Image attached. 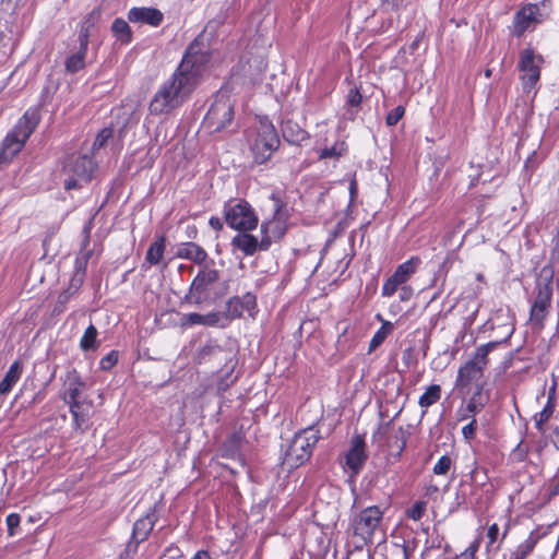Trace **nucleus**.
<instances>
[{
    "instance_id": "obj_4",
    "label": "nucleus",
    "mask_w": 559,
    "mask_h": 559,
    "mask_svg": "<svg viewBox=\"0 0 559 559\" xmlns=\"http://www.w3.org/2000/svg\"><path fill=\"white\" fill-rule=\"evenodd\" d=\"M320 438L319 430L312 426L296 433L285 452L284 464L295 468L307 462Z\"/></svg>"
},
{
    "instance_id": "obj_43",
    "label": "nucleus",
    "mask_w": 559,
    "mask_h": 559,
    "mask_svg": "<svg viewBox=\"0 0 559 559\" xmlns=\"http://www.w3.org/2000/svg\"><path fill=\"white\" fill-rule=\"evenodd\" d=\"M111 130L108 129V128H105L103 129L96 136L94 143H93V148L94 150H98V148H102L106 145L107 141L111 138Z\"/></svg>"
},
{
    "instance_id": "obj_52",
    "label": "nucleus",
    "mask_w": 559,
    "mask_h": 559,
    "mask_svg": "<svg viewBox=\"0 0 559 559\" xmlns=\"http://www.w3.org/2000/svg\"><path fill=\"white\" fill-rule=\"evenodd\" d=\"M99 12L93 11L91 12L82 23L81 29L90 32V29L94 26L95 21L98 19Z\"/></svg>"
},
{
    "instance_id": "obj_33",
    "label": "nucleus",
    "mask_w": 559,
    "mask_h": 559,
    "mask_svg": "<svg viewBox=\"0 0 559 559\" xmlns=\"http://www.w3.org/2000/svg\"><path fill=\"white\" fill-rule=\"evenodd\" d=\"M97 334V329L93 324H90L80 342V346L84 352L95 349L98 346Z\"/></svg>"
},
{
    "instance_id": "obj_45",
    "label": "nucleus",
    "mask_w": 559,
    "mask_h": 559,
    "mask_svg": "<svg viewBox=\"0 0 559 559\" xmlns=\"http://www.w3.org/2000/svg\"><path fill=\"white\" fill-rule=\"evenodd\" d=\"M141 543L142 542H136L131 537L128 544L126 545V548L121 554L120 559H130L134 554H136L138 547Z\"/></svg>"
},
{
    "instance_id": "obj_1",
    "label": "nucleus",
    "mask_w": 559,
    "mask_h": 559,
    "mask_svg": "<svg viewBox=\"0 0 559 559\" xmlns=\"http://www.w3.org/2000/svg\"><path fill=\"white\" fill-rule=\"evenodd\" d=\"M205 61L203 53L188 51L176 71L162 83L151 99V115H168L179 108L200 84Z\"/></svg>"
},
{
    "instance_id": "obj_17",
    "label": "nucleus",
    "mask_w": 559,
    "mask_h": 559,
    "mask_svg": "<svg viewBox=\"0 0 559 559\" xmlns=\"http://www.w3.org/2000/svg\"><path fill=\"white\" fill-rule=\"evenodd\" d=\"M365 448L364 437L356 435L352 439L350 448L345 455V464L352 471L353 476H356L361 471L367 460Z\"/></svg>"
},
{
    "instance_id": "obj_54",
    "label": "nucleus",
    "mask_w": 559,
    "mask_h": 559,
    "mask_svg": "<svg viewBox=\"0 0 559 559\" xmlns=\"http://www.w3.org/2000/svg\"><path fill=\"white\" fill-rule=\"evenodd\" d=\"M343 155L342 150H337L336 146L325 147L320 153V158L340 157Z\"/></svg>"
},
{
    "instance_id": "obj_31",
    "label": "nucleus",
    "mask_w": 559,
    "mask_h": 559,
    "mask_svg": "<svg viewBox=\"0 0 559 559\" xmlns=\"http://www.w3.org/2000/svg\"><path fill=\"white\" fill-rule=\"evenodd\" d=\"M394 325L391 322H383L381 328L374 333L369 344V352L378 348L384 340L393 332Z\"/></svg>"
},
{
    "instance_id": "obj_61",
    "label": "nucleus",
    "mask_w": 559,
    "mask_h": 559,
    "mask_svg": "<svg viewBox=\"0 0 559 559\" xmlns=\"http://www.w3.org/2000/svg\"><path fill=\"white\" fill-rule=\"evenodd\" d=\"M484 407L483 406H478L477 403L473 402V401H468L467 402V405H466V409L467 412L472 413V414H477L479 413Z\"/></svg>"
},
{
    "instance_id": "obj_20",
    "label": "nucleus",
    "mask_w": 559,
    "mask_h": 559,
    "mask_svg": "<svg viewBox=\"0 0 559 559\" xmlns=\"http://www.w3.org/2000/svg\"><path fill=\"white\" fill-rule=\"evenodd\" d=\"M176 255L180 259H187L201 265L207 259L206 251L195 242H183L181 243L176 252Z\"/></svg>"
},
{
    "instance_id": "obj_26",
    "label": "nucleus",
    "mask_w": 559,
    "mask_h": 559,
    "mask_svg": "<svg viewBox=\"0 0 559 559\" xmlns=\"http://www.w3.org/2000/svg\"><path fill=\"white\" fill-rule=\"evenodd\" d=\"M241 436L240 433H233L229 436L221 447V455L227 459H237L240 455Z\"/></svg>"
},
{
    "instance_id": "obj_64",
    "label": "nucleus",
    "mask_w": 559,
    "mask_h": 559,
    "mask_svg": "<svg viewBox=\"0 0 559 559\" xmlns=\"http://www.w3.org/2000/svg\"><path fill=\"white\" fill-rule=\"evenodd\" d=\"M559 495V479L550 486V496Z\"/></svg>"
},
{
    "instance_id": "obj_3",
    "label": "nucleus",
    "mask_w": 559,
    "mask_h": 559,
    "mask_svg": "<svg viewBox=\"0 0 559 559\" xmlns=\"http://www.w3.org/2000/svg\"><path fill=\"white\" fill-rule=\"evenodd\" d=\"M39 121L35 111H26L14 129L5 136L0 148V163L10 162L24 146Z\"/></svg>"
},
{
    "instance_id": "obj_25",
    "label": "nucleus",
    "mask_w": 559,
    "mask_h": 559,
    "mask_svg": "<svg viewBox=\"0 0 559 559\" xmlns=\"http://www.w3.org/2000/svg\"><path fill=\"white\" fill-rule=\"evenodd\" d=\"M419 264L420 259L418 257H412L409 260L400 264L392 275L397 280V282L404 285L408 281V278L416 272Z\"/></svg>"
},
{
    "instance_id": "obj_19",
    "label": "nucleus",
    "mask_w": 559,
    "mask_h": 559,
    "mask_svg": "<svg viewBox=\"0 0 559 559\" xmlns=\"http://www.w3.org/2000/svg\"><path fill=\"white\" fill-rule=\"evenodd\" d=\"M128 19L132 23L158 26L163 21V13L154 8H132L128 13Z\"/></svg>"
},
{
    "instance_id": "obj_28",
    "label": "nucleus",
    "mask_w": 559,
    "mask_h": 559,
    "mask_svg": "<svg viewBox=\"0 0 559 559\" xmlns=\"http://www.w3.org/2000/svg\"><path fill=\"white\" fill-rule=\"evenodd\" d=\"M538 540V536L533 533L521 543L511 554L509 559H525L535 548Z\"/></svg>"
},
{
    "instance_id": "obj_38",
    "label": "nucleus",
    "mask_w": 559,
    "mask_h": 559,
    "mask_svg": "<svg viewBox=\"0 0 559 559\" xmlns=\"http://www.w3.org/2000/svg\"><path fill=\"white\" fill-rule=\"evenodd\" d=\"M469 400L477 403L478 406L484 407L489 402L490 394L488 391L484 390V384H477L476 391L473 393Z\"/></svg>"
},
{
    "instance_id": "obj_44",
    "label": "nucleus",
    "mask_w": 559,
    "mask_h": 559,
    "mask_svg": "<svg viewBox=\"0 0 559 559\" xmlns=\"http://www.w3.org/2000/svg\"><path fill=\"white\" fill-rule=\"evenodd\" d=\"M118 361V352L111 350L109 354H107L105 357L100 360V368L103 370H109L111 369Z\"/></svg>"
},
{
    "instance_id": "obj_57",
    "label": "nucleus",
    "mask_w": 559,
    "mask_h": 559,
    "mask_svg": "<svg viewBox=\"0 0 559 559\" xmlns=\"http://www.w3.org/2000/svg\"><path fill=\"white\" fill-rule=\"evenodd\" d=\"M392 559H408V550L405 546H399L391 554Z\"/></svg>"
},
{
    "instance_id": "obj_60",
    "label": "nucleus",
    "mask_w": 559,
    "mask_h": 559,
    "mask_svg": "<svg viewBox=\"0 0 559 559\" xmlns=\"http://www.w3.org/2000/svg\"><path fill=\"white\" fill-rule=\"evenodd\" d=\"M88 36H90V32H86V31H83V29L80 31L79 41H80V50L81 51L86 52L87 44H88Z\"/></svg>"
},
{
    "instance_id": "obj_55",
    "label": "nucleus",
    "mask_w": 559,
    "mask_h": 559,
    "mask_svg": "<svg viewBox=\"0 0 559 559\" xmlns=\"http://www.w3.org/2000/svg\"><path fill=\"white\" fill-rule=\"evenodd\" d=\"M394 438H395L396 442L400 441V443L396 447L397 448L396 454L401 455V453L404 451L405 445H406L405 431L402 428H400L397 430V432L395 433Z\"/></svg>"
},
{
    "instance_id": "obj_9",
    "label": "nucleus",
    "mask_w": 559,
    "mask_h": 559,
    "mask_svg": "<svg viewBox=\"0 0 559 559\" xmlns=\"http://www.w3.org/2000/svg\"><path fill=\"white\" fill-rule=\"evenodd\" d=\"M94 167V162L87 154L68 157L63 166V171L68 176L64 189L71 190L79 187L80 181H90Z\"/></svg>"
},
{
    "instance_id": "obj_24",
    "label": "nucleus",
    "mask_w": 559,
    "mask_h": 559,
    "mask_svg": "<svg viewBox=\"0 0 559 559\" xmlns=\"http://www.w3.org/2000/svg\"><path fill=\"white\" fill-rule=\"evenodd\" d=\"M23 367L19 360H15L7 371L4 378L0 382V395L8 394L13 385L19 381Z\"/></svg>"
},
{
    "instance_id": "obj_39",
    "label": "nucleus",
    "mask_w": 559,
    "mask_h": 559,
    "mask_svg": "<svg viewBox=\"0 0 559 559\" xmlns=\"http://www.w3.org/2000/svg\"><path fill=\"white\" fill-rule=\"evenodd\" d=\"M91 254H92V251H84V250L78 254V257L75 259L74 273L85 275L87 262H88Z\"/></svg>"
},
{
    "instance_id": "obj_16",
    "label": "nucleus",
    "mask_w": 559,
    "mask_h": 559,
    "mask_svg": "<svg viewBox=\"0 0 559 559\" xmlns=\"http://www.w3.org/2000/svg\"><path fill=\"white\" fill-rule=\"evenodd\" d=\"M231 246L234 249L240 250L245 255H253L258 250H267L271 241L267 236H262L259 241L254 236L242 231L231 239Z\"/></svg>"
},
{
    "instance_id": "obj_35",
    "label": "nucleus",
    "mask_w": 559,
    "mask_h": 559,
    "mask_svg": "<svg viewBox=\"0 0 559 559\" xmlns=\"http://www.w3.org/2000/svg\"><path fill=\"white\" fill-rule=\"evenodd\" d=\"M85 53L84 51H79L78 53L72 55L66 61V68L69 72L75 73L84 68L85 66Z\"/></svg>"
},
{
    "instance_id": "obj_15",
    "label": "nucleus",
    "mask_w": 559,
    "mask_h": 559,
    "mask_svg": "<svg viewBox=\"0 0 559 559\" xmlns=\"http://www.w3.org/2000/svg\"><path fill=\"white\" fill-rule=\"evenodd\" d=\"M543 20L544 16L540 13L538 4H525L514 14L512 34L516 37H521L526 31L533 29L536 24L542 23Z\"/></svg>"
},
{
    "instance_id": "obj_56",
    "label": "nucleus",
    "mask_w": 559,
    "mask_h": 559,
    "mask_svg": "<svg viewBox=\"0 0 559 559\" xmlns=\"http://www.w3.org/2000/svg\"><path fill=\"white\" fill-rule=\"evenodd\" d=\"M84 274H76L74 273L73 277L71 278L70 285L68 289H71L74 294L79 290L81 287L83 281H84Z\"/></svg>"
},
{
    "instance_id": "obj_23",
    "label": "nucleus",
    "mask_w": 559,
    "mask_h": 559,
    "mask_svg": "<svg viewBox=\"0 0 559 559\" xmlns=\"http://www.w3.org/2000/svg\"><path fill=\"white\" fill-rule=\"evenodd\" d=\"M284 139L293 144H300L301 142L309 139V134L306 130L300 128L298 123L287 120L284 122L282 128Z\"/></svg>"
},
{
    "instance_id": "obj_58",
    "label": "nucleus",
    "mask_w": 559,
    "mask_h": 559,
    "mask_svg": "<svg viewBox=\"0 0 559 559\" xmlns=\"http://www.w3.org/2000/svg\"><path fill=\"white\" fill-rule=\"evenodd\" d=\"M399 296L401 301H408L413 296L412 287L407 285H402L400 288Z\"/></svg>"
},
{
    "instance_id": "obj_32",
    "label": "nucleus",
    "mask_w": 559,
    "mask_h": 559,
    "mask_svg": "<svg viewBox=\"0 0 559 559\" xmlns=\"http://www.w3.org/2000/svg\"><path fill=\"white\" fill-rule=\"evenodd\" d=\"M441 397V388L438 384L429 385L425 393L419 397V405L421 407H429L437 403Z\"/></svg>"
},
{
    "instance_id": "obj_5",
    "label": "nucleus",
    "mask_w": 559,
    "mask_h": 559,
    "mask_svg": "<svg viewBox=\"0 0 559 559\" xmlns=\"http://www.w3.org/2000/svg\"><path fill=\"white\" fill-rule=\"evenodd\" d=\"M502 342L493 341L478 346L472 356L463 366L460 367L456 378V386L464 388L472 382L480 380L488 365V355Z\"/></svg>"
},
{
    "instance_id": "obj_53",
    "label": "nucleus",
    "mask_w": 559,
    "mask_h": 559,
    "mask_svg": "<svg viewBox=\"0 0 559 559\" xmlns=\"http://www.w3.org/2000/svg\"><path fill=\"white\" fill-rule=\"evenodd\" d=\"M477 428V420L475 418L472 419L469 424L463 427L462 433L466 439H473Z\"/></svg>"
},
{
    "instance_id": "obj_36",
    "label": "nucleus",
    "mask_w": 559,
    "mask_h": 559,
    "mask_svg": "<svg viewBox=\"0 0 559 559\" xmlns=\"http://www.w3.org/2000/svg\"><path fill=\"white\" fill-rule=\"evenodd\" d=\"M226 311L229 318L235 319L241 317L245 311L240 298L233 297L226 304Z\"/></svg>"
},
{
    "instance_id": "obj_11",
    "label": "nucleus",
    "mask_w": 559,
    "mask_h": 559,
    "mask_svg": "<svg viewBox=\"0 0 559 559\" xmlns=\"http://www.w3.org/2000/svg\"><path fill=\"white\" fill-rule=\"evenodd\" d=\"M543 61V57L531 48L521 51L518 68L523 73L521 81L525 91L530 92L538 82Z\"/></svg>"
},
{
    "instance_id": "obj_46",
    "label": "nucleus",
    "mask_w": 559,
    "mask_h": 559,
    "mask_svg": "<svg viewBox=\"0 0 559 559\" xmlns=\"http://www.w3.org/2000/svg\"><path fill=\"white\" fill-rule=\"evenodd\" d=\"M21 518L17 513H10L7 516L8 533L10 536L15 535V528L20 525Z\"/></svg>"
},
{
    "instance_id": "obj_14",
    "label": "nucleus",
    "mask_w": 559,
    "mask_h": 559,
    "mask_svg": "<svg viewBox=\"0 0 559 559\" xmlns=\"http://www.w3.org/2000/svg\"><path fill=\"white\" fill-rule=\"evenodd\" d=\"M193 359L197 364H222L225 362V371L227 376L234 370L235 364L233 361L231 352L223 348L214 342H207L205 345L200 347Z\"/></svg>"
},
{
    "instance_id": "obj_21",
    "label": "nucleus",
    "mask_w": 559,
    "mask_h": 559,
    "mask_svg": "<svg viewBox=\"0 0 559 559\" xmlns=\"http://www.w3.org/2000/svg\"><path fill=\"white\" fill-rule=\"evenodd\" d=\"M222 314L217 312H211L207 314H200L197 312L183 314L181 318L180 325L182 328L192 326V325H209L214 326L217 325L221 321Z\"/></svg>"
},
{
    "instance_id": "obj_49",
    "label": "nucleus",
    "mask_w": 559,
    "mask_h": 559,
    "mask_svg": "<svg viewBox=\"0 0 559 559\" xmlns=\"http://www.w3.org/2000/svg\"><path fill=\"white\" fill-rule=\"evenodd\" d=\"M407 3V0H382V8L384 10L397 11L404 8Z\"/></svg>"
},
{
    "instance_id": "obj_34",
    "label": "nucleus",
    "mask_w": 559,
    "mask_h": 559,
    "mask_svg": "<svg viewBox=\"0 0 559 559\" xmlns=\"http://www.w3.org/2000/svg\"><path fill=\"white\" fill-rule=\"evenodd\" d=\"M554 411H555V400L550 395L548 397L547 404L545 405L543 411L535 416V426L539 431L544 430V424L549 420V418L554 414Z\"/></svg>"
},
{
    "instance_id": "obj_48",
    "label": "nucleus",
    "mask_w": 559,
    "mask_h": 559,
    "mask_svg": "<svg viewBox=\"0 0 559 559\" xmlns=\"http://www.w3.org/2000/svg\"><path fill=\"white\" fill-rule=\"evenodd\" d=\"M361 95L357 88H350L347 95V105L350 107H359L361 104Z\"/></svg>"
},
{
    "instance_id": "obj_63",
    "label": "nucleus",
    "mask_w": 559,
    "mask_h": 559,
    "mask_svg": "<svg viewBox=\"0 0 559 559\" xmlns=\"http://www.w3.org/2000/svg\"><path fill=\"white\" fill-rule=\"evenodd\" d=\"M192 559H211L210 555L205 550H199Z\"/></svg>"
},
{
    "instance_id": "obj_7",
    "label": "nucleus",
    "mask_w": 559,
    "mask_h": 559,
    "mask_svg": "<svg viewBox=\"0 0 559 559\" xmlns=\"http://www.w3.org/2000/svg\"><path fill=\"white\" fill-rule=\"evenodd\" d=\"M224 215L227 225L240 231L252 230L258 225V217L246 201L231 200L227 202Z\"/></svg>"
},
{
    "instance_id": "obj_40",
    "label": "nucleus",
    "mask_w": 559,
    "mask_h": 559,
    "mask_svg": "<svg viewBox=\"0 0 559 559\" xmlns=\"http://www.w3.org/2000/svg\"><path fill=\"white\" fill-rule=\"evenodd\" d=\"M400 286H402V284L397 282L393 275H391L382 286V295L385 297H391L397 292Z\"/></svg>"
},
{
    "instance_id": "obj_27",
    "label": "nucleus",
    "mask_w": 559,
    "mask_h": 559,
    "mask_svg": "<svg viewBox=\"0 0 559 559\" xmlns=\"http://www.w3.org/2000/svg\"><path fill=\"white\" fill-rule=\"evenodd\" d=\"M166 238L164 236L158 237L148 247L145 255L146 262L152 265L158 264L164 255Z\"/></svg>"
},
{
    "instance_id": "obj_2",
    "label": "nucleus",
    "mask_w": 559,
    "mask_h": 559,
    "mask_svg": "<svg viewBox=\"0 0 559 559\" xmlns=\"http://www.w3.org/2000/svg\"><path fill=\"white\" fill-rule=\"evenodd\" d=\"M554 276V267L545 265L540 269L536 278L535 297L530 310V320L539 329L544 326V321L551 308Z\"/></svg>"
},
{
    "instance_id": "obj_13",
    "label": "nucleus",
    "mask_w": 559,
    "mask_h": 559,
    "mask_svg": "<svg viewBox=\"0 0 559 559\" xmlns=\"http://www.w3.org/2000/svg\"><path fill=\"white\" fill-rule=\"evenodd\" d=\"M219 278V273L214 269H203L193 278L187 299L194 304L201 305L210 298V287Z\"/></svg>"
},
{
    "instance_id": "obj_29",
    "label": "nucleus",
    "mask_w": 559,
    "mask_h": 559,
    "mask_svg": "<svg viewBox=\"0 0 559 559\" xmlns=\"http://www.w3.org/2000/svg\"><path fill=\"white\" fill-rule=\"evenodd\" d=\"M82 386H83V383L80 381L79 378H74L69 381L67 391H66L64 397H63L64 402L68 405L84 400L81 397V388Z\"/></svg>"
},
{
    "instance_id": "obj_10",
    "label": "nucleus",
    "mask_w": 559,
    "mask_h": 559,
    "mask_svg": "<svg viewBox=\"0 0 559 559\" xmlns=\"http://www.w3.org/2000/svg\"><path fill=\"white\" fill-rule=\"evenodd\" d=\"M280 146L278 134L272 124L261 123L252 145L253 158L257 164L267 162Z\"/></svg>"
},
{
    "instance_id": "obj_6",
    "label": "nucleus",
    "mask_w": 559,
    "mask_h": 559,
    "mask_svg": "<svg viewBox=\"0 0 559 559\" xmlns=\"http://www.w3.org/2000/svg\"><path fill=\"white\" fill-rule=\"evenodd\" d=\"M234 119V104L226 91H218L209 108L202 127L209 133L224 130Z\"/></svg>"
},
{
    "instance_id": "obj_41",
    "label": "nucleus",
    "mask_w": 559,
    "mask_h": 559,
    "mask_svg": "<svg viewBox=\"0 0 559 559\" xmlns=\"http://www.w3.org/2000/svg\"><path fill=\"white\" fill-rule=\"evenodd\" d=\"M405 108L403 106H397L392 109L385 117V123L389 127L395 126L404 116Z\"/></svg>"
},
{
    "instance_id": "obj_62",
    "label": "nucleus",
    "mask_w": 559,
    "mask_h": 559,
    "mask_svg": "<svg viewBox=\"0 0 559 559\" xmlns=\"http://www.w3.org/2000/svg\"><path fill=\"white\" fill-rule=\"evenodd\" d=\"M209 224L215 230H221L223 228V223L219 217H211Z\"/></svg>"
},
{
    "instance_id": "obj_18",
    "label": "nucleus",
    "mask_w": 559,
    "mask_h": 559,
    "mask_svg": "<svg viewBox=\"0 0 559 559\" xmlns=\"http://www.w3.org/2000/svg\"><path fill=\"white\" fill-rule=\"evenodd\" d=\"M70 413L73 418V428L75 431L83 433L88 425L92 413V402L83 400L69 405Z\"/></svg>"
},
{
    "instance_id": "obj_37",
    "label": "nucleus",
    "mask_w": 559,
    "mask_h": 559,
    "mask_svg": "<svg viewBox=\"0 0 559 559\" xmlns=\"http://www.w3.org/2000/svg\"><path fill=\"white\" fill-rule=\"evenodd\" d=\"M452 459L449 455L441 456L433 466L435 475H445L452 467Z\"/></svg>"
},
{
    "instance_id": "obj_8",
    "label": "nucleus",
    "mask_w": 559,
    "mask_h": 559,
    "mask_svg": "<svg viewBox=\"0 0 559 559\" xmlns=\"http://www.w3.org/2000/svg\"><path fill=\"white\" fill-rule=\"evenodd\" d=\"M383 512L377 506L367 507L355 515L350 523L353 535L364 545L372 542V536L380 525Z\"/></svg>"
},
{
    "instance_id": "obj_51",
    "label": "nucleus",
    "mask_w": 559,
    "mask_h": 559,
    "mask_svg": "<svg viewBox=\"0 0 559 559\" xmlns=\"http://www.w3.org/2000/svg\"><path fill=\"white\" fill-rule=\"evenodd\" d=\"M478 549V543L475 542L469 545L461 555L456 556L454 559H475V554Z\"/></svg>"
},
{
    "instance_id": "obj_30",
    "label": "nucleus",
    "mask_w": 559,
    "mask_h": 559,
    "mask_svg": "<svg viewBox=\"0 0 559 559\" xmlns=\"http://www.w3.org/2000/svg\"><path fill=\"white\" fill-rule=\"evenodd\" d=\"M111 31L117 39L122 43H130L132 38L131 29L128 23L122 19H116L111 25Z\"/></svg>"
},
{
    "instance_id": "obj_47",
    "label": "nucleus",
    "mask_w": 559,
    "mask_h": 559,
    "mask_svg": "<svg viewBox=\"0 0 559 559\" xmlns=\"http://www.w3.org/2000/svg\"><path fill=\"white\" fill-rule=\"evenodd\" d=\"M74 295L71 289H66L59 294L56 305V310L61 312L64 309L66 304L70 300V298Z\"/></svg>"
},
{
    "instance_id": "obj_59",
    "label": "nucleus",
    "mask_w": 559,
    "mask_h": 559,
    "mask_svg": "<svg viewBox=\"0 0 559 559\" xmlns=\"http://www.w3.org/2000/svg\"><path fill=\"white\" fill-rule=\"evenodd\" d=\"M498 534H499V527L496 523H493L492 525H490L488 527L487 538L489 539V545H492L497 540Z\"/></svg>"
},
{
    "instance_id": "obj_12",
    "label": "nucleus",
    "mask_w": 559,
    "mask_h": 559,
    "mask_svg": "<svg viewBox=\"0 0 559 559\" xmlns=\"http://www.w3.org/2000/svg\"><path fill=\"white\" fill-rule=\"evenodd\" d=\"M271 200L274 202L273 218L261 224L262 236H267L272 242L273 239H280L285 234V223L289 217V213L285 202L278 194L273 193Z\"/></svg>"
},
{
    "instance_id": "obj_22",
    "label": "nucleus",
    "mask_w": 559,
    "mask_h": 559,
    "mask_svg": "<svg viewBox=\"0 0 559 559\" xmlns=\"http://www.w3.org/2000/svg\"><path fill=\"white\" fill-rule=\"evenodd\" d=\"M156 522L154 512L147 513L145 516L139 519L132 528L131 537L136 542H144L150 536Z\"/></svg>"
},
{
    "instance_id": "obj_42",
    "label": "nucleus",
    "mask_w": 559,
    "mask_h": 559,
    "mask_svg": "<svg viewBox=\"0 0 559 559\" xmlns=\"http://www.w3.org/2000/svg\"><path fill=\"white\" fill-rule=\"evenodd\" d=\"M426 510V502L417 501L411 509L407 510V516L414 521H418L423 518Z\"/></svg>"
},
{
    "instance_id": "obj_50",
    "label": "nucleus",
    "mask_w": 559,
    "mask_h": 559,
    "mask_svg": "<svg viewBox=\"0 0 559 559\" xmlns=\"http://www.w3.org/2000/svg\"><path fill=\"white\" fill-rule=\"evenodd\" d=\"M241 305L245 310L250 311L255 308L257 299L253 294L247 293L240 298Z\"/></svg>"
}]
</instances>
